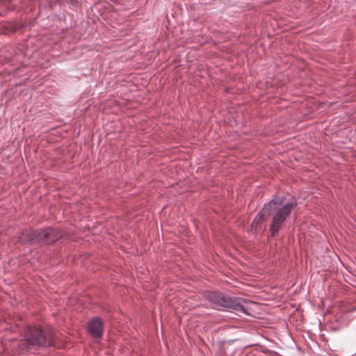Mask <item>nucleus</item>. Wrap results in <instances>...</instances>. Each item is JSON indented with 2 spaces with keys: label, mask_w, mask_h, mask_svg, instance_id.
Returning a JSON list of instances; mask_svg holds the SVG:
<instances>
[{
  "label": "nucleus",
  "mask_w": 356,
  "mask_h": 356,
  "mask_svg": "<svg viewBox=\"0 0 356 356\" xmlns=\"http://www.w3.org/2000/svg\"><path fill=\"white\" fill-rule=\"evenodd\" d=\"M61 236V232L54 228H47L42 230H35L29 238L35 242H52L58 240Z\"/></svg>",
  "instance_id": "7ed1b4c3"
},
{
  "label": "nucleus",
  "mask_w": 356,
  "mask_h": 356,
  "mask_svg": "<svg viewBox=\"0 0 356 356\" xmlns=\"http://www.w3.org/2000/svg\"><path fill=\"white\" fill-rule=\"evenodd\" d=\"M26 341L29 346H32L35 348L47 345L45 336L38 327L29 328Z\"/></svg>",
  "instance_id": "20e7f679"
},
{
  "label": "nucleus",
  "mask_w": 356,
  "mask_h": 356,
  "mask_svg": "<svg viewBox=\"0 0 356 356\" xmlns=\"http://www.w3.org/2000/svg\"><path fill=\"white\" fill-rule=\"evenodd\" d=\"M208 299L213 304V307L218 309H233L245 313V307L236 298L224 296L219 292H211L208 294Z\"/></svg>",
  "instance_id": "f257e3e1"
},
{
  "label": "nucleus",
  "mask_w": 356,
  "mask_h": 356,
  "mask_svg": "<svg viewBox=\"0 0 356 356\" xmlns=\"http://www.w3.org/2000/svg\"><path fill=\"white\" fill-rule=\"evenodd\" d=\"M294 205V203L289 202L279 208H277V207L280 206L279 204L273 206L276 212L273 217L270 227L272 236L275 235L278 232L287 216L291 213Z\"/></svg>",
  "instance_id": "f03ea898"
},
{
  "label": "nucleus",
  "mask_w": 356,
  "mask_h": 356,
  "mask_svg": "<svg viewBox=\"0 0 356 356\" xmlns=\"http://www.w3.org/2000/svg\"><path fill=\"white\" fill-rule=\"evenodd\" d=\"M284 201L283 197H278L277 199L271 200L268 203L265 204L262 209L258 213V215L254 218L252 227L255 226L257 227L261 222V220L266 216H268L270 213L271 210L273 209V206L274 205H282Z\"/></svg>",
  "instance_id": "39448f33"
},
{
  "label": "nucleus",
  "mask_w": 356,
  "mask_h": 356,
  "mask_svg": "<svg viewBox=\"0 0 356 356\" xmlns=\"http://www.w3.org/2000/svg\"><path fill=\"white\" fill-rule=\"evenodd\" d=\"M103 322L97 317L92 319L88 326V331L95 337H100L102 334Z\"/></svg>",
  "instance_id": "423d86ee"
}]
</instances>
